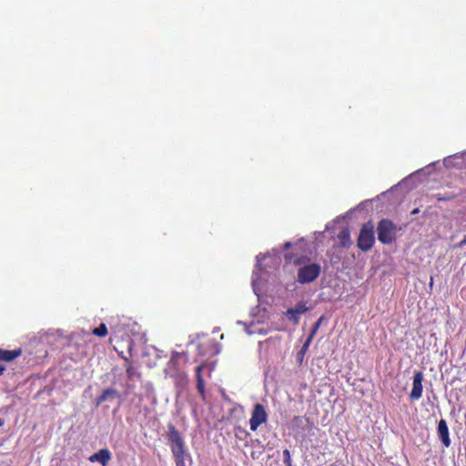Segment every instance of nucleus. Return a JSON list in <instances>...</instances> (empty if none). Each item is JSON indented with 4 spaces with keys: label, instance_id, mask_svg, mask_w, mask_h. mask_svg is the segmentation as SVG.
<instances>
[{
    "label": "nucleus",
    "instance_id": "nucleus-1",
    "mask_svg": "<svg viewBox=\"0 0 466 466\" xmlns=\"http://www.w3.org/2000/svg\"><path fill=\"white\" fill-rule=\"evenodd\" d=\"M167 441L177 466H186V445L181 433L172 424H167Z\"/></svg>",
    "mask_w": 466,
    "mask_h": 466
},
{
    "label": "nucleus",
    "instance_id": "nucleus-2",
    "mask_svg": "<svg viewBox=\"0 0 466 466\" xmlns=\"http://www.w3.org/2000/svg\"><path fill=\"white\" fill-rule=\"evenodd\" d=\"M400 229L390 219L382 218L377 225L378 239L384 245H390L396 240L397 232Z\"/></svg>",
    "mask_w": 466,
    "mask_h": 466
},
{
    "label": "nucleus",
    "instance_id": "nucleus-3",
    "mask_svg": "<svg viewBox=\"0 0 466 466\" xmlns=\"http://www.w3.org/2000/svg\"><path fill=\"white\" fill-rule=\"evenodd\" d=\"M374 242V226L371 221H368L364 223L360 228L357 246L360 250L366 252L371 249Z\"/></svg>",
    "mask_w": 466,
    "mask_h": 466
},
{
    "label": "nucleus",
    "instance_id": "nucleus-4",
    "mask_svg": "<svg viewBox=\"0 0 466 466\" xmlns=\"http://www.w3.org/2000/svg\"><path fill=\"white\" fill-rule=\"evenodd\" d=\"M187 361L188 358L185 352L174 351L167 364L166 372L170 377L181 376Z\"/></svg>",
    "mask_w": 466,
    "mask_h": 466
},
{
    "label": "nucleus",
    "instance_id": "nucleus-5",
    "mask_svg": "<svg viewBox=\"0 0 466 466\" xmlns=\"http://www.w3.org/2000/svg\"><path fill=\"white\" fill-rule=\"evenodd\" d=\"M321 272V267L317 263H308L298 268L297 281L300 284H308L316 280Z\"/></svg>",
    "mask_w": 466,
    "mask_h": 466
},
{
    "label": "nucleus",
    "instance_id": "nucleus-6",
    "mask_svg": "<svg viewBox=\"0 0 466 466\" xmlns=\"http://www.w3.org/2000/svg\"><path fill=\"white\" fill-rule=\"evenodd\" d=\"M267 420L268 413L265 407L260 403L255 404L249 420L250 430L256 431L261 424L267 422Z\"/></svg>",
    "mask_w": 466,
    "mask_h": 466
},
{
    "label": "nucleus",
    "instance_id": "nucleus-7",
    "mask_svg": "<svg viewBox=\"0 0 466 466\" xmlns=\"http://www.w3.org/2000/svg\"><path fill=\"white\" fill-rule=\"evenodd\" d=\"M422 380L423 373L421 371H416L413 376L412 389L410 393V400L411 401H416L421 398L423 390Z\"/></svg>",
    "mask_w": 466,
    "mask_h": 466
},
{
    "label": "nucleus",
    "instance_id": "nucleus-8",
    "mask_svg": "<svg viewBox=\"0 0 466 466\" xmlns=\"http://www.w3.org/2000/svg\"><path fill=\"white\" fill-rule=\"evenodd\" d=\"M437 431H438V435L440 437L441 443L446 448H449L451 444V441L450 434H449L448 424L444 419H441L439 421Z\"/></svg>",
    "mask_w": 466,
    "mask_h": 466
},
{
    "label": "nucleus",
    "instance_id": "nucleus-9",
    "mask_svg": "<svg viewBox=\"0 0 466 466\" xmlns=\"http://www.w3.org/2000/svg\"><path fill=\"white\" fill-rule=\"evenodd\" d=\"M450 188H452L451 191H445V192H437L432 195V198H435L438 201H450L453 198H457L458 196L462 194V191L461 188H457L454 187H451V185H448Z\"/></svg>",
    "mask_w": 466,
    "mask_h": 466
},
{
    "label": "nucleus",
    "instance_id": "nucleus-10",
    "mask_svg": "<svg viewBox=\"0 0 466 466\" xmlns=\"http://www.w3.org/2000/svg\"><path fill=\"white\" fill-rule=\"evenodd\" d=\"M90 462H99L102 466H106L111 460V452L108 449H101L88 458Z\"/></svg>",
    "mask_w": 466,
    "mask_h": 466
},
{
    "label": "nucleus",
    "instance_id": "nucleus-11",
    "mask_svg": "<svg viewBox=\"0 0 466 466\" xmlns=\"http://www.w3.org/2000/svg\"><path fill=\"white\" fill-rule=\"evenodd\" d=\"M21 354L22 349L20 348L12 350L0 349V360L9 362L21 356Z\"/></svg>",
    "mask_w": 466,
    "mask_h": 466
},
{
    "label": "nucleus",
    "instance_id": "nucleus-12",
    "mask_svg": "<svg viewBox=\"0 0 466 466\" xmlns=\"http://www.w3.org/2000/svg\"><path fill=\"white\" fill-rule=\"evenodd\" d=\"M338 239L339 241V245L343 248H348L351 245L352 241L350 239V233L348 228H344L338 234Z\"/></svg>",
    "mask_w": 466,
    "mask_h": 466
},
{
    "label": "nucleus",
    "instance_id": "nucleus-13",
    "mask_svg": "<svg viewBox=\"0 0 466 466\" xmlns=\"http://www.w3.org/2000/svg\"><path fill=\"white\" fill-rule=\"evenodd\" d=\"M117 395V391L115 389L108 388L105 390L101 395L97 398V405L105 402L109 397H115Z\"/></svg>",
    "mask_w": 466,
    "mask_h": 466
},
{
    "label": "nucleus",
    "instance_id": "nucleus-14",
    "mask_svg": "<svg viewBox=\"0 0 466 466\" xmlns=\"http://www.w3.org/2000/svg\"><path fill=\"white\" fill-rule=\"evenodd\" d=\"M122 358L125 360V361L127 362V365H126V372H127V375L129 379H132L134 378V376L137 374V371L135 370V368L133 367L131 361L129 360L128 358L125 357V356H122Z\"/></svg>",
    "mask_w": 466,
    "mask_h": 466
},
{
    "label": "nucleus",
    "instance_id": "nucleus-15",
    "mask_svg": "<svg viewBox=\"0 0 466 466\" xmlns=\"http://www.w3.org/2000/svg\"><path fill=\"white\" fill-rule=\"evenodd\" d=\"M285 315L288 317V319L292 321L294 324H298L300 319V315L297 314L293 308L288 309Z\"/></svg>",
    "mask_w": 466,
    "mask_h": 466
},
{
    "label": "nucleus",
    "instance_id": "nucleus-16",
    "mask_svg": "<svg viewBox=\"0 0 466 466\" xmlns=\"http://www.w3.org/2000/svg\"><path fill=\"white\" fill-rule=\"evenodd\" d=\"M92 333L97 337H106L107 334V328L105 323H101L97 328H95Z\"/></svg>",
    "mask_w": 466,
    "mask_h": 466
},
{
    "label": "nucleus",
    "instance_id": "nucleus-17",
    "mask_svg": "<svg viewBox=\"0 0 466 466\" xmlns=\"http://www.w3.org/2000/svg\"><path fill=\"white\" fill-rule=\"evenodd\" d=\"M323 319H324V317H323V316H321V317H320V318H319V319L314 323V325H313V327H312V329H311L310 334H309V337H308L309 339H311V340L313 339V338H314V336H315L316 332L318 331V329H319V327H320V325H321V323H322Z\"/></svg>",
    "mask_w": 466,
    "mask_h": 466
},
{
    "label": "nucleus",
    "instance_id": "nucleus-18",
    "mask_svg": "<svg viewBox=\"0 0 466 466\" xmlns=\"http://www.w3.org/2000/svg\"><path fill=\"white\" fill-rule=\"evenodd\" d=\"M293 309H294V311H295L297 314H299V315H300V316H301V314H304V313H306V312L309 310V308L307 307L306 302L301 301V302H299V303H298V304L293 308Z\"/></svg>",
    "mask_w": 466,
    "mask_h": 466
},
{
    "label": "nucleus",
    "instance_id": "nucleus-19",
    "mask_svg": "<svg viewBox=\"0 0 466 466\" xmlns=\"http://www.w3.org/2000/svg\"><path fill=\"white\" fill-rule=\"evenodd\" d=\"M197 390L202 397L205 396V382L203 377L198 376V380H197Z\"/></svg>",
    "mask_w": 466,
    "mask_h": 466
},
{
    "label": "nucleus",
    "instance_id": "nucleus-20",
    "mask_svg": "<svg viewBox=\"0 0 466 466\" xmlns=\"http://www.w3.org/2000/svg\"><path fill=\"white\" fill-rule=\"evenodd\" d=\"M310 343H311V339H309L308 338L307 340L305 341L304 345L302 346L301 350H299V354H298V358L299 359L300 361H302L304 354L308 350V348H309Z\"/></svg>",
    "mask_w": 466,
    "mask_h": 466
},
{
    "label": "nucleus",
    "instance_id": "nucleus-21",
    "mask_svg": "<svg viewBox=\"0 0 466 466\" xmlns=\"http://www.w3.org/2000/svg\"><path fill=\"white\" fill-rule=\"evenodd\" d=\"M283 461L286 466H292L290 452L288 449L283 451Z\"/></svg>",
    "mask_w": 466,
    "mask_h": 466
},
{
    "label": "nucleus",
    "instance_id": "nucleus-22",
    "mask_svg": "<svg viewBox=\"0 0 466 466\" xmlns=\"http://www.w3.org/2000/svg\"><path fill=\"white\" fill-rule=\"evenodd\" d=\"M204 366H205L204 364H200V365H198L196 368V378H197V380H198V376L202 377L201 372H202V370H203Z\"/></svg>",
    "mask_w": 466,
    "mask_h": 466
},
{
    "label": "nucleus",
    "instance_id": "nucleus-23",
    "mask_svg": "<svg viewBox=\"0 0 466 466\" xmlns=\"http://www.w3.org/2000/svg\"><path fill=\"white\" fill-rule=\"evenodd\" d=\"M240 434L247 435V432L245 430H242L240 427H238L237 431H235V435L238 438H241Z\"/></svg>",
    "mask_w": 466,
    "mask_h": 466
},
{
    "label": "nucleus",
    "instance_id": "nucleus-24",
    "mask_svg": "<svg viewBox=\"0 0 466 466\" xmlns=\"http://www.w3.org/2000/svg\"><path fill=\"white\" fill-rule=\"evenodd\" d=\"M464 245H466V235L464 236L463 239L459 244L460 247H462Z\"/></svg>",
    "mask_w": 466,
    "mask_h": 466
},
{
    "label": "nucleus",
    "instance_id": "nucleus-25",
    "mask_svg": "<svg viewBox=\"0 0 466 466\" xmlns=\"http://www.w3.org/2000/svg\"><path fill=\"white\" fill-rule=\"evenodd\" d=\"M293 421H294V422H300V421H301V417H299V416H295V417L293 418Z\"/></svg>",
    "mask_w": 466,
    "mask_h": 466
},
{
    "label": "nucleus",
    "instance_id": "nucleus-26",
    "mask_svg": "<svg viewBox=\"0 0 466 466\" xmlns=\"http://www.w3.org/2000/svg\"><path fill=\"white\" fill-rule=\"evenodd\" d=\"M419 212H420V209H419V208H414V209L411 211V213H410V214H411V215H417V214H419Z\"/></svg>",
    "mask_w": 466,
    "mask_h": 466
},
{
    "label": "nucleus",
    "instance_id": "nucleus-27",
    "mask_svg": "<svg viewBox=\"0 0 466 466\" xmlns=\"http://www.w3.org/2000/svg\"><path fill=\"white\" fill-rule=\"evenodd\" d=\"M302 259L301 258H299L297 260H295V265H299L301 263Z\"/></svg>",
    "mask_w": 466,
    "mask_h": 466
},
{
    "label": "nucleus",
    "instance_id": "nucleus-28",
    "mask_svg": "<svg viewBox=\"0 0 466 466\" xmlns=\"http://www.w3.org/2000/svg\"><path fill=\"white\" fill-rule=\"evenodd\" d=\"M4 370H5V367L3 365H0V375L3 374Z\"/></svg>",
    "mask_w": 466,
    "mask_h": 466
},
{
    "label": "nucleus",
    "instance_id": "nucleus-29",
    "mask_svg": "<svg viewBox=\"0 0 466 466\" xmlns=\"http://www.w3.org/2000/svg\"><path fill=\"white\" fill-rule=\"evenodd\" d=\"M289 246H290V243H289V242H287V243L285 244V247H286V248H289Z\"/></svg>",
    "mask_w": 466,
    "mask_h": 466
},
{
    "label": "nucleus",
    "instance_id": "nucleus-30",
    "mask_svg": "<svg viewBox=\"0 0 466 466\" xmlns=\"http://www.w3.org/2000/svg\"><path fill=\"white\" fill-rule=\"evenodd\" d=\"M4 424V420L0 418V427Z\"/></svg>",
    "mask_w": 466,
    "mask_h": 466
}]
</instances>
